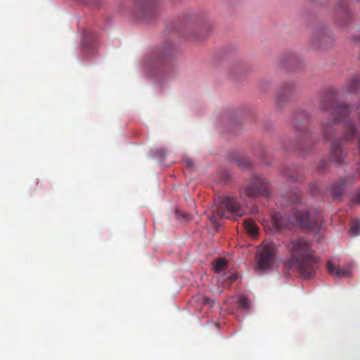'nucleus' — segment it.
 <instances>
[{"label":"nucleus","mask_w":360,"mask_h":360,"mask_svg":"<svg viewBox=\"0 0 360 360\" xmlns=\"http://www.w3.org/2000/svg\"><path fill=\"white\" fill-rule=\"evenodd\" d=\"M321 105L323 110L333 116L332 120H327L323 123L325 136L331 139L330 160L335 163L342 164L347 158V153L342 146L345 143L352 142L358 131L349 118L352 112L351 108L332 97L325 98Z\"/></svg>","instance_id":"obj_1"},{"label":"nucleus","mask_w":360,"mask_h":360,"mask_svg":"<svg viewBox=\"0 0 360 360\" xmlns=\"http://www.w3.org/2000/svg\"><path fill=\"white\" fill-rule=\"evenodd\" d=\"M287 248L291 255L285 267L295 270L303 278L312 277L318 269L319 260L310 244L302 239L294 240L288 244Z\"/></svg>","instance_id":"obj_2"},{"label":"nucleus","mask_w":360,"mask_h":360,"mask_svg":"<svg viewBox=\"0 0 360 360\" xmlns=\"http://www.w3.org/2000/svg\"><path fill=\"white\" fill-rule=\"evenodd\" d=\"M321 217H312L309 212L293 210L292 219H288L281 213H274L271 217L272 229L283 232L293 226H299L306 231L317 229L320 227Z\"/></svg>","instance_id":"obj_3"},{"label":"nucleus","mask_w":360,"mask_h":360,"mask_svg":"<svg viewBox=\"0 0 360 360\" xmlns=\"http://www.w3.org/2000/svg\"><path fill=\"white\" fill-rule=\"evenodd\" d=\"M245 213L242 205L232 196L226 195L219 198L217 202L213 205L205 215L210 223L214 226H219V221L222 219L236 220Z\"/></svg>","instance_id":"obj_4"},{"label":"nucleus","mask_w":360,"mask_h":360,"mask_svg":"<svg viewBox=\"0 0 360 360\" xmlns=\"http://www.w3.org/2000/svg\"><path fill=\"white\" fill-rule=\"evenodd\" d=\"M269 194V183L262 176L254 175L249 185L239 191L240 198L245 200V197L255 198L258 195L268 196Z\"/></svg>","instance_id":"obj_5"},{"label":"nucleus","mask_w":360,"mask_h":360,"mask_svg":"<svg viewBox=\"0 0 360 360\" xmlns=\"http://www.w3.org/2000/svg\"><path fill=\"white\" fill-rule=\"evenodd\" d=\"M276 252V245L272 242L263 243L257 250V269L264 270L269 268L274 262Z\"/></svg>","instance_id":"obj_6"},{"label":"nucleus","mask_w":360,"mask_h":360,"mask_svg":"<svg viewBox=\"0 0 360 360\" xmlns=\"http://www.w3.org/2000/svg\"><path fill=\"white\" fill-rule=\"evenodd\" d=\"M309 120V115L305 110H297L292 114L291 124L300 133L301 136L305 137L308 136L307 126Z\"/></svg>","instance_id":"obj_7"},{"label":"nucleus","mask_w":360,"mask_h":360,"mask_svg":"<svg viewBox=\"0 0 360 360\" xmlns=\"http://www.w3.org/2000/svg\"><path fill=\"white\" fill-rule=\"evenodd\" d=\"M334 19L341 26L347 25L352 19V15L347 7V0H337Z\"/></svg>","instance_id":"obj_8"},{"label":"nucleus","mask_w":360,"mask_h":360,"mask_svg":"<svg viewBox=\"0 0 360 360\" xmlns=\"http://www.w3.org/2000/svg\"><path fill=\"white\" fill-rule=\"evenodd\" d=\"M333 41L332 32L326 28L316 29L311 37V46L314 49L323 48Z\"/></svg>","instance_id":"obj_9"},{"label":"nucleus","mask_w":360,"mask_h":360,"mask_svg":"<svg viewBox=\"0 0 360 360\" xmlns=\"http://www.w3.org/2000/svg\"><path fill=\"white\" fill-rule=\"evenodd\" d=\"M360 89V74L355 73L347 77L344 90L348 93H354Z\"/></svg>","instance_id":"obj_10"},{"label":"nucleus","mask_w":360,"mask_h":360,"mask_svg":"<svg viewBox=\"0 0 360 360\" xmlns=\"http://www.w3.org/2000/svg\"><path fill=\"white\" fill-rule=\"evenodd\" d=\"M293 94V86L288 84L283 86L277 93L276 101L277 105H280L282 102L289 101L291 95Z\"/></svg>","instance_id":"obj_11"},{"label":"nucleus","mask_w":360,"mask_h":360,"mask_svg":"<svg viewBox=\"0 0 360 360\" xmlns=\"http://www.w3.org/2000/svg\"><path fill=\"white\" fill-rule=\"evenodd\" d=\"M346 185L345 179H340L333 183L328 188L330 195L335 200H340L344 192L345 186Z\"/></svg>","instance_id":"obj_12"},{"label":"nucleus","mask_w":360,"mask_h":360,"mask_svg":"<svg viewBox=\"0 0 360 360\" xmlns=\"http://www.w3.org/2000/svg\"><path fill=\"white\" fill-rule=\"evenodd\" d=\"M327 269L330 275H335L337 277H348L351 275L349 269L336 267L334 264L330 261L327 262Z\"/></svg>","instance_id":"obj_13"},{"label":"nucleus","mask_w":360,"mask_h":360,"mask_svg":"<svg viewBox=\"0 0 360 360\" xmlns=\"http://www.w3.org/2000/svg\"><path fill=\"white\" fill-rule=\"evenodd\" d=\"M212 267L214 273L219 274L228 268V262L224 258L219 257L213 262Z\"/></svg>","instance_id":"obj_14"},{"label":"nucleus","mask_w":360,"mask_h":360,"mask_svg":"<svg viewBox=\"0 0 360 360\" xmlns=\"http://www.w3.org/2000/svg\"><path fill=\"white\" fill-rule=\"evenodd\" d=\"M243 226L247 233L252 237H255L258 233V228L255 223L251 219H245Z\"/></svg>","instance_id":"obj_15"},{"label":"nucleus","mask_w":360,"mask_h":360,"mask_svg":"<svg viewBox=\"0 0 360 360\" xmlns=\"http://www.w3.org/2000/svg\"><path fill=\"white\" fill-rule=\"evenodd\" d=\"M143 3L142 12L143 15H146L148 13L152 11L153 0H140Z\"/></svg>","instance_id":"obj_16"},{"label":"nucleus","mask_w":360,"mask_h":360,"mask_svg":"<svg viewBox=\"0 0 360 360\" xmlns=\"http://www.w3.org/2000/svg\"><path fill=\"white\" fill-rule=\"evenodd\" d=\"M350 231L354 236L360 234V220L353 219L352 221Z\"/></svg>","instance_id":"obj_17"},{"label":"nucleus","mask_w":360,"mask_h":360,"mask_svg":"<svg viewBox=\"0 0 360 360\" xmlns=\"http://www.w3.org/2000/svg\"><path fill=\"white\" fill-rule=\"evenodd\" d=\"M238 304L239 306L247 310L250 308V302L249 300L246 297H242L238 300Z\"/></svg>","instance_id":"obj_18"},{"label":"nucleus","mask_w":360,"mask_h":360,"mask_svg":"<svg viewBox=\"0 0 360 360\" xmlns=\"http://www.w3.org/2000/svg\"><path fill=\"white\" fill-rule=\"evenodd\" d=\"M281 174L283 175H286L289 177V179L292 181H297V178L294 176V174L292 172H290V171H284L283 169H282L281 171Z\"/></svg>","instance_id":"obj_19"},{"label":"nucleus","mask_w":360,"mask_h":360,"mask_svg":"<svg viewBox=\"0 0 360 360\" xmlns=\"http://www.w3.org/2000/svg\"><path fill=\"white\" fill-rule=\"evenodd\" d=\"M293 195H294V197L292 198L291 199V201L292 202H297L300 200V193L298 190H295L293 191Z\"/></svg>","instance_id":"obj_20"},{"label":"nucleus","mask_w":360,"mask_h":360,"mask_svg":"<svg viewBox=\"0 0 360 360\" xmlns=\"http://www.w3.org/2000/svg\"><path fill=\"white\" fill-rule=\"evenodd\" d=\"M165 56H166L165 52L161 53L159 56H156L155 61L151 62L152 65H155L158 63V60H160L162 58L165 57Z\"/></svg>","instance_id":"obj_21"},{"label":"nucleus","mask_w":360,"mask_h":360,"mask_svg":"<svg viewBox=\"0 0 360 360\" xmlns=\"http://www.w3.org/2000/svg\"><path fill=\"white\" fill-rule=\"evenodd\" d=\"M157 154L161 157H165L167 155V153L164 149H158Z\"/></svg>","instance_id":"obj_22"},{"label":"nucleus","mask_w":360,"mask_h":360,"mask_svg":"<svg viewBox=\"0 0 360 360\" xmlns=\"http://www.w3.org/2000/svg\"><path fill=\"white\" fill-rule=\"evenodd\" d=\"M229 280H230L231 282H233L238 279V276L236 274L231 275L228 278Z\"/></svg>","instance_id":"obj_23"},{"label":"nucleus","mask_w":360,"mask_h":360,"mask_svg":"<svg viewBox=\"0 0 360 360\" xmlns=\"http://www.w3.org/2000/svg\"><path fill=\"white\" fill-rule=\"evenodd\" d=\"M355 199H356V202L360 204V191L356 193Z\"/></svg>","instance_id":"obj_24"},{"label":"nucleus","mask_w":360,"mask_h":360,"mask_svg":"<svg viewBox=\"0 0 360 360\" xmlns=\"http://www.w3.org/2000/svg\"><path fill=\"white\" fill-rule=\"evenodd\" d=\"M326 165V163L325 161L321 162V165H319V169L321 170V171L323 170L324 169V167Z\"/></svg>","instance_id":"obj_25"},{"label":"nucleus","mask_w":360,"mask_h":360,"mask_svg":"<svg viewBox=\"0 0 360 360\" xmlns=\"http://www.w3.org/2000/svg\"><path fill=\"white\" fill-rule=\"evenodd\" d=\"M186 164L188 167H192L193 166V162L191 160H186Z\"/></svg>","instance_id":"obj_26"},{"label":"nucleus","mask_w":360,"mask_h":360,"mask_svg":"<svg viewBox=\"0 0 360 360\" xmlns=\"http://www.w3.org/2000/svg\"><path fill=\"white\" fill-rule=\"evenodd\" d=\"M311 194H312L313 195H316L317 194V191H316V189H314H314H311Z\"/></svg>","instance_id":"obj_27"},{"label":"nucleus","mask_w":360,"mask_h":360,"mask_svg":"<svg viewBox=\"0 0 360 360\" xmlns=\"http://www.w3.org/2000/svg\"><path fill=\"white\" fill-rule=\"evenodd\" d=\"M204 300H205L204 303H207V304H208L210 301V300L207 297H204Z\"/></svg>","instance_id":"obj_28"},{"label":"nucleus","mask_w":360,"mask_h":360,"mask_svg":"<svg viewBox=\"0 0 360 360\" xmlns=\"http://www.w3.org/2000/svg\"><path fill=\"white\" fill-rule=\"evenodd\" d=\"M186 217V220H189V219H190V218L188 217V216L187 214L186 215V217Z\"/></svg>","instance_id":"obj_29"}]
</instances>
